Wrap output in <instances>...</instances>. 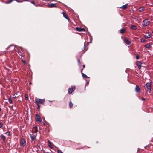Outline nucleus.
Listing matches in <instances>:
<instances>
[{
	"label": "nucleus",
	"mask_w": 153,
	"mask_h": 153,
	"mask_svg": "<svg viewBox=\"0 0 153 153\" xmlns=\"http://www.w3.org/2000/svg\"><path fill=\"white\" fill-rule=\"evenodd\" d=\"M22 56H23V57H24V55H22Z\"/></svg>",
	"instance_id": "nucleus-45"
},
{
	"label": "nucleus",
	"mask_w": 153,
	"mask_h": 153,
	"mask_svg": "<svg viewBox=\"0 0 153 153\" xmlns=\"http://www.w3.org/2000/svg\"><path fill=\"white\" fill-rule=\"evenodd\" d=\"M31 3H32V4H34V5H35V2H34V1H31Z\"/></svg>",
	"instance_id": "nucleus-36"
},
{
	"label": "nucleus",
	"mask_w": 153,
	"mask_h": 153,
	"mask_svg": "<svg viewBox=\"0 0 153 153\" xmlns=\"http://www.w3.org/2000/svg\"><path fill=\"white\" fill-rule=\"evenodd\" d=\"M145 41V40L144 38H142L141 39L140 42L142 43L144 42Z\"/></svg>",
	"instance_id": "nucleus-28"
},
{
	"label": "nucleus",
	"mask_w": 153,
	"mask_h": 153,
	"mask_svg": "<svg viewBox=\"0 0 153 153\" xmlns=\"http://www.w3.org/2000/svg\"><path fill=\"white\" fill-rule=\"evenodd\" d=\"M150 22L148 21V19L144 20L142 22V25L144 26H146L149 25Z\"/></svg>",
	"instance_id": "nucleus-3"
},
{
	"label": "nucleus",
	"mask_w": 153,
	"mask_h": 153,
	"mask_svg": "<svg viewBox=\"0 0 153 153\" xmlns=\"http://www.w3.org/2000/svg\"><path fill=\"white\" fill-rule=\"evenodd\" d=\"M82 31H85V30L84 28H82L81 29Z\"/></svg>",
	"instance_id": "nucleus-37"
},
{
	"label": "nucleus",
	"mask_w": 153,
	"mask_h": 153,
	"mask_svg": "<svg viewBox=\"0 0 153 153\" xmlns=\"http://www.w3.org/2000/svg\"><path fill=\"white\" fill-rule=\"evenodd\" d=\"M25 99L26 100H27L28 99V95L27 94H25Z\"/></svg>",
	"instance_id": "nucleus-26"
},
{
	"label": "nucleus",
	"mask_w": 153,
	"mask_h": 153,
	"mask_svg": "<svg viewBox=\"0 0 153 153\" xmlns=\"http://www.w3.org/2000/svg\"><path fill=\"white\" fill-rule=\"evenodd\" d=\"M145 47L147 48H150L151 47V45L149 44L148 43L145 45Z\"/></svg>",
	"instance_id": "nucleus-21"
},
{
	"label": "nucleus",
	"mask_w": 153,
	"mask_h": 153,
	"mask_svg": "<svg viewBox=\"0 0 153 153\" xmlns=\"http://www.w3.org/2000/svg\"><path fill=\"white\" fill-rule=\"evenodd\" d=\"M120 33L121 34L124 33L126 32V30L125 29H122L120 30Z\"/></svg>",
	"instance_id": "nucleus-17"
},
{
	"label": "nucleus",
	"mask_w": 153,
	"mask_h": 153,
	"mask_svg": "<svg viewBox=\"0 0 153 153\" xmlns=\"http://www.w3.org/2000/svg\"><path fill=\"white\" fill-rule=\"evenodd\" d=\"M8 100H9V102L10 103H13V101H12V100L10 98H8Z\"/></svg>",
	"instance_id": "nucleus-27"
},
{
	"label": "nucleus",
	"mask_w": 153,
	"mask_h": 153,
	"mask_svg": "<svg viewBox=\"0 0 153 153\" xmlns=\"http://www.w3.org/2000/svg\"><path fill=\"white\" fill-rule=\"evenodd\" d=\"M62 14H63V17L65 18V19L67 18H68V16L65 13H64V12H63L62 13Z\"/></svg>",
	"instance_id": "nucleus-23"
},
{
	"label": "nucleus",
	"mask_w": 153,
	"mask_h": 153,
	"mask_svg": "<svg viewBox=\"0 0 153 153\" xmlns=\"http://www.w3.org/2000/svg\"><path fill=\"white\" fill-rule=\"evenodd\" d=\"M123 40L126 44L128 45H130L131 44V42L129 41L127 38H124Z\"/></svg>",
	"instance_id": "nucleus-8"
},
{
	"label": "nucleus",
	"mask_w": 153,
	"mask_h": 153,
	"mask_svg": "<svg viewBox=\"0 0 153 153\" xmlns=\"http://www.w3.org/2000/svg\"><path fill=\"white\" fill-rule=\"evenodd\" d=\"M5 134H10V132H7L6 133H5Z\"/></svg>",
	"instance_id": "nucleus-41"
},
{
	"label": "nucleus",
	"mask_w": 153,
	"mask_h": 153,
	"mask_svg": "<svg viewBox=\"0 0 153 153\" xmlns=\"http://www.w3.org/2000/svg\"><path fill=\"white\" fill-rule=\"evenodd\" d=\"M13 46V45H10V46H9V47L8 48H9L10 46Z\"/></svg>",
	"instance_id": "nucleus-44"
},
{
	"label": "nucleus",
	"mask_w": 153,
	"mask_h": 153,
	"mask_svg": "<svg viewBox=\"0 0 153 153\" xmlns=\"http://www.w3.org/2000/svg\"><path fill=\"white\" fill-rule=\"evenodd\" d=\"M22 62L24 64H26V62L25 60H23V59H22Z\"/></svg>",
	"instance_id": "nucleus-34"
},
{
	"label": "nucleus",
	"mask_w": 153,
	"mask_h": 153,
	"mask_svg": "<svg viewBox=\"0 0 153 153\" xmlns=\"http://www.w3.org/2000/svg\"><path fill=\"white\" fill-rule=\"evenodd\" d=\"M152 33H153V31H152Z\"/></svg>",
	"instance_id": "nucleus-46"
},
{
	"label": "nucleus",
	"mask_w": 153,
	"mask_h": 153,
	"mask_svg": "<svg viewBox=\"0 0 153 153\" xmlns=\"http://www.w3.org/2000/svg\"><path fill=\"white\" fill-rule=\"evenodd\" d=\"M152 84V82H151L149 83H147L145 84L144 85V87L146 91L150 93L151 89V85Z\"/></svg>",
	"instance_id": "nucleus-1"
},
{
	"label": "nucleus",
	"mask_w": 153,
	"mask_h": 153,
	"mask_svg": "<svg viewBox=\"0 0 153 153\" xmlns=\"http://www.w3.org/2000/svg\"><path fill=\"white\" fill-rule=\"evenodd\" d=\"M143 63L142 62H141L140 61H137L136 62V65L138 66H141L142 64Z\"/></svg>",
	"instance_id": "nucleus-14"
},
{
	"label": "nucleus",
	"mask_w": 153,
	"mask_h": 153,
	"mask_svg": "<svg viewBox=\"0 0 153 153\" xmlns=\"http://www.w3.org/2000/svg\"><path fill=\"white\" fill-rule=\"evenodd\" d=\"M84 50H85V44H84Z\"/></svg>",
	"instance_id": "nucleus-40"
},
{
	"label": "nucleus",
	"mask_w": 153,
	"mask_h": 153,
	"mask_svg": "<svg viewBox=\"0 0 153 153\" xmlns=\"http://www.w3.org/2000/svg\"><path fill=\"white\" fill-rule=\"evenodd\" d=\"M36 104L37 105V106H38V107L37 108V109H39V108H40V105H39L38 104Z\"/></svg>",
	"instance_id": "nucleus-31"
},
{
	"label": "nucleus",
	"mask_w": 153,
	"mask_h": 153,
	"mask_svg": "<svg viewBox=\"0 0 153 153\" xmlns=\"http://www.w3.org/2000/svg\"><path fill=\"white\" fill-rule=\"evenodd\" d=\"M78 64L80 66L81 65V63L80 62V61L79 60V59H78Z\"/></svg>",
	"instance_id": "nucleus-33"
},
{
	"label": "nucleus",
	"mask_w": 153,
	"mask_h": 153,
	"mask_svg": "<svg viewBox=\"0 0 153 153\" xmlns=\"http://www.w3.org/2000/svg\"><path fill=\"white\" fill-rule=\"evenodd\" d=\"M135 58L136 59H139V56L138 54H136Z\"/></svg>",
	"instance_id": "nucleus-29"
},
{
	"label": "nucleus",
	"mask_w": 153,
	"mask_h": 153,
	"mask_svg": "<svg viewBox=\"0 0 153 153\" xmlns=\"http://www.w3.org/2000/svg\"><path fill=\"white\" fill-rule=\"evenodd\" d=\"M76 88L74 86L71 87V88L68 89V94H70L73 92L75 89Z\"/></svg>",
	"instance_id": "nucleus-6"
},
{
	"label": "nucleus",
	"mask_w": 153,
	"mask_h": 153,
	"mask_svg": "<svg viewBox=\"0 0 153 153\" xmlns=\"http://www.w3.org/2000/svg\"><path fill=\"white\" fill-rule=\"evenodd\" d=\"M33 133H36L38 131V128L37 126L34 127L31 130Z\"/></svg>",
	"instance_id": "nucleus-10"
},
{
	"label": "nucleus",
	"mask_w": 153,
	"mask_h": 153,
	"mask_svg": "<svg viewBox=\"0 0 153 153\" xmlns=\"http://www.w3.org/2000/svg\"><path fill=\"white\" fill-rule=\"evenodd\" d=\"M141 99L143 101H145L146 100V99L143 97H142Z\"/></svg>",
	"instance_id": "nucleus-38"
},
{
	"label": "nucleus",
	"mask_w": 153,
	"mask_h": 153,
	"mask_svg": "<svg viewBox=\"0 0 153 153\" xmlns=\"http://www.w3.org/2000/svg\"><path fill=\"white\" fill-rule=\"evenodd\" d=\"M30 138L31 139V140L32 141H33L36 139V134H35L34 135H33V134H30Z\"/></svg>",
	"instance_id": "nucleus-12"
},
{
	"label": "nucleus",
	"mask_w": 153,
	"mask_h": 153,
	"mask_svg": "<svg viewBox=\"0 0 153 153\" xmlns=\"http://www.w3.org/2000/svg\"><path fill=\"white\" fill-rule=\"evenodd\" d=\"M3 124L2 122H0V128H1L3 126Z\"/></svg>",
	"instance_id": "nucleus-30"
},
{
	"label": "nucleus",
	"mask_w": 153,
	"mask_h": 153,
	"mask_svg": "<svg viewBox=\"0 0 153 153\" xmlns=\"http://www.w3.org/2000/svg\"><path fill=\"white\" fill-rule=\"evenodd\" d=\"M145 8L143 7H141L139 8V11L140 12H142L144 11Z\"/></svg>",
	"instance_id": "nucleus-16"
},
{
	"label": "nucleus",
	"mask_w": 153,
	"mask_h": 153,
	"mask_svg": "<svg viewBox=\"0 0 153 153\" xmlns=\"http://www.w3.org/2000/svg\"><path fill=\"white\" fill-rule=\"evenodd\" d=\"M48 7L50 8L54 7H57V6L56 5L55 3H51L49 4H48Z\"/></svg>",
	"instance_id": "nucleus-11"
},
{
	"label": "nucleus",
	"mask_w": 153,
	"mask_h": 153,
	"mask_svg": "<svg viewBox=\"0 0 153 153\" xmlns=\"http://www.w3.org/2000/svg\"><path fill=\"white\" fill-rule=\"evenodd\" d=\"M127 5L125 4L124 5H123L121 7H120V8H122L123 9H126L127 7Z\"/></svg>",
	"instance_id": "nucleus-15"
},
{
	"label": "nucleus",
	"mask_w": 153,
	"mask_h": 153,
	"mask_svg": "<svg viewBox=\"0 0 153 153\" xmlns=\"http://www.w3.org/2000/svg\"><path fill=\"white\" fill-rule=\"evenodd\" d=\"M66 19H67L68 21H70V19L68 18H68H66Z\"/></svg>",
	"instance_id": "nucleus-39"
},
{
	"label": "nucleus",
	"mask_w": 153,
	"mask_h": 153,
	"mask_svg": "<svg viewBox=\"0 0 153 153\" xmlns=\"http://www.w3.org/2000/svg\"><path fill=\"white\" fill-rule=\"evenodd\" d=\"M57 152L58 153H63L60 150H58Z\"/></svg>",
	"instance_id": "nucleus-32"
},
{
	"label": "nucleus",
	"mask_w": 153,
	"mask_h": 153,
	"mask_svg": "<svg viewBox=\"0 0 153 153\" xmlns=\"http://www.w3.org/2000/svg\"><path fill=\"white\" fill-rule=\"evenodd\" d=\"M45 102L44 99H40L36 97L35 99V101L34 103L35 104H44Z\"/></svg>",
	"instance_id": "nucleus-2"
},
{
	"label": "nucleus",
	"mask_w": 153,
	"mask_h": 153,
	"mask_svg": "<svg viewBox=\"0 0 153 153\" xmlns=\"http://www.w3.org/2000/svg\"><path fill=\"white\" fill-rule=\"evenodd\" d=\"M69 106L70 108H71L73 106V104L71 101H70L69 103Z\"/></svg>",
	"instance_id": "nucleus-19"
},
{
	"label": "nucleus",
	"mask_w": 153,
	"mask_h": 153,
	"mask_svg": "<svg viewBox=\"0 0 153 153\" xmlns=\"http://www.w3.org/2000/svg\"><path fill=\"white\" fill-rule=\"evenodd\" d=\"M146 35H145V38L147 39L148 38H149L151 37V34H149V33H146Z\"/></svg>",
	"instance_id": "nucleus-18"
},
{
	"label": "nucleus",
	"mask_w": 153,
	"mask_h": 153,
	"mask_svg": "<svg viewBox=\"0 0 153 153\" xmlns=\"http://www.w3.org/2000/svg\"><path fill=\"white\" fill-rule=\"evenodd\" d=\"M48 146L51 149H53V147L51 144V142L49 140H48Z\"/></svg>",
	"instance_id": "nucleus-13"
},
{
	"label": "nucleus",
	"mask_w": 153,
	"mask_h": 153,
	"mask_svg": "<svg viewBox=\"0 0 153 153\" xmlns=\"http://www.w3.org/2000/svg\"><path fill=\"white\" fill-rule=\"evenodd\" d=\"M81 29H82V28H81V27H76V28L75 30L78 31H79V32H81L82 31Z\"/></svg>",
	"instance_id": "nucleus-24"
},
{
	"label": "nucleus",
	"mask_w": 153,
	"mask_h": 153,
	"mask_svg": "<svg viewBox=\"0 0 153 153\" xmlns=\"http://www.w3.org/2000/svg\"><path fill=\"white\" fill-rule=\"evenodd\" d=\"M82 66L83 68H85V66L84 65H83Z\"/></svg>",
	"instance_id": "nucleus-43"
},
{
	"label": "nucleus",
	"mask_w": 153,
	"mask_h": 153,
	"mask_svg": "<svg viewBox=\"0 0 153 153\" xmlns=\"http://www.w3.org/2000/svg\"><path fill=\"white\" fill-rule=\"evenodd\" d=\"M141 66H138V68H139V69H140V68H141Z\"/></svg>",
	"instance_id": "nucleus-42"
},
{
	"label": "nucleus",
	"mask_w": 153,
	"mask_h": 153,
	"mask_svg": "<svg viewBox=\"0 0 153 153\" xmlns=\"http://www.w3.org/2000/svg\"><path fill=\"white\" fill-rule=\"evenodd\" d=\"M131 28L132 30H136L137 27L135 25H132L131 27Z\"/></svg>",
	"instance_id": "nucleus-20"
},
{
	"label": "nucleus",
	"mask_w": 153,
	"mask_h": 153,
	"mask_svg": "<svg viewBox=\"0 0 153 153\" xmlns=\"http://www.w3.org/2000/svg\"><path fill=\"white\" fill-rule=\"evenodd\" d=\"M20 144L21 146H24L26 144V141L24 139L22 138L20 140Z\"/></svg>",
	"instance_id": "nucleus-5"
},
{
	"label": "nucleus",
	"mask_w": 153,
	"mask_h": 153,
	"mask_svg": "<svg viewBox=\"0 0 153 153\" xmlns=\"http://www.w3.org/2000/svg\"><path fill=\"white\" fill-rule=\"evenodd\" d=\"M135 91L137 93H140L141 92L139 86L137 85H136Z\"/></svg>",
	"instance_id": "nucleus-9"
},
{
	"label": "nucleus",
	"mask_w": 153,
	"mask_h": 153,
	"mask_svg": "<svg viewBox=\"0 0 153 153\" xmlns=\"http://www.w3.org/2000/svg\"><path fill=\"white\" fill-rule=\"evenodd\" d=\"M81 73L82 75V76L83 78H88V77L85 74H84L82 72V71H81Z\"/></svg>",
	"instance_id": "nucleus-22"
},
{
	"label": "nucleus",
	"mask_w": 153,
	"mask_h": 153,
	"mask_svg": "<svg viewBox=\"0 0 153 153\" xmlns=\"http://www.w3.org/2000/svg\"><path fill=\"white\" fill-rule=\"evenodd\" d=\"M1 138L3 140V141L4 142L5 140V137L3 135H2Z\"/></svg>",
	"instance_id": "nucleus-25"
},
{
	"label": "nucleus",
	"mask_w": 153,
	"mask_h": 153,
	"mask_svg": "<svg viewBox=\"0 0 153 153\" xmlns=\"http://www.w3.org/2000/svg\"><path fill=\"white\" fill-rule=\"evenodd\" d=\"M13 1H16L17 2L20 3V2H22L24 1H29L28 0H22L21 1H19L18 0H10L9 1H5V3L6 4H8L9 3H10L11 2H12Z\"/></svg>",
	"instance_id": "nucleus-4"
},
{
	"label": "nucleus",
	"mask_w": 153,
	"mask_h": 153,
	"mask_svg": "<svg viewBox=\"0 0 153 153\" xmlns=\"http://www.w3.org/2000/svg\"><path fill=\"white\" fill-rule=\"evenodd\" d=\"M42 123L43 125L44 126L47 123L46 121H45L44 122H42Z\"/></svg>",
	"instance_id": "nucleus-35"
},
{
	"label": "nucleus",
	"mask_w": 153,
	"mask_h": 153,
	"mask_svg": "<svg viewBox=\"0 0 153 153\" xmlns=\"http://www.w3.org/2000/svg\"><path fill=\"white\" fill-rule=\"evenodd\" d=\"M35 119L36 121L41 122L42 120L40 116L38 114H36L35 115Z\"/></svg>",
	"instance_id": "nucleus-7"
}]
</instances>
